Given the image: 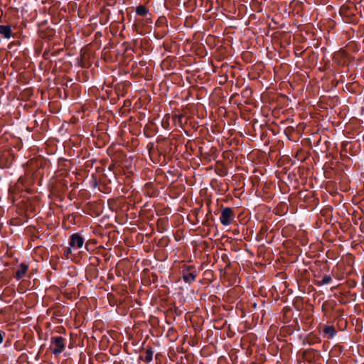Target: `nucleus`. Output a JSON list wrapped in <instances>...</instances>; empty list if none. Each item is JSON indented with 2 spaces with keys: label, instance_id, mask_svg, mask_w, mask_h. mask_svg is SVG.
<instances>
[{
  "label": "nucleus",
  "instance_id": "6e6552de",
  "mask_svg": "<svg viewBox=\"0 0 364 364\" xmlns=\"http://www.w3.org/2000/svg\"><path fill=\"white\" fill-rule=\"evenodd\" d=\"M323 333H326V334H329L330 335V338H332L336 335V330L334 329V328L333 326H326L323 328Z\"/></svg>",
  "mask_w": 364,
  "mask_h": 364
},
{
  "label": "nucleus",
  "instance_id": "9b49d317",
  "mask_svg": "<svg viewBox=\"0 0 364 364\" xmlns=\"http://www.w3.org/2000/svg\"><path fill=\"white\" fill-rule=\"evenodd\" d=\"M4 333L0 331V344L3 342Z\"/></svg>",
  "mask_w": 364,
  "mask_h": 364
},
{
  "label": "nucleus",
  "instance_id": "423d86ee",
  "mask_svg": "<svg viewBox=\"0 0 364 364\" xmlns=\"http://www.w3.org/2000/svg\"><path fill=\"white\" fill-rule=\"evenodd\" d=\"M0 34L4 36V38L9 39L12 36V31L10 26L1 25L0 26Z\"/></svg>",
  "mask_w": 364,
  "mask_h": 364
},
{
  "label": "nucleus",
  "instance_id": "1a4fd4ad",
  "mask_svg": "<svg viewBox=\"0 0 364 364\" xmlns=\"http://www.w3.org/2000/svg\"><path fill=\"white\" fill-rule=\"evenodd\" d=\"M136 13L139 16H145L148 14V9L143 5H139L136 8Z\"/></svg>",
  "mask_w": 364,
  "mask_h": 364
},
{
  "label": "nucleus",
  "instance_id": "f03ea898",
  "mask_svg": "<svg viewBox=\"0 0 364 364\" xmlns=\"http://www.w3.org/2000/svg\"><path fill=\"white\" fill-rule=\"evenodd\" d=\"M234 218L235 215L232 208L227 207L222 209L220 216V221L222 225L225 226L229 225L234 220Z\"/></svg>",
  "mask_w": 364,
  "mask_h": 364
},
{
  "label": "nucleus",
  "instance_id": "f257e3e1",
  "mask_svg": "<svg viewBox=\"0 0 364 364\" xmlns=\"http://www.w3.org/2000/svg\"><path fill=\"white\" fill-rule=\"evenodd\" d=\"M66 341L62 336H54L51 338L50 349L54 355H59L65 348Z\"/></svg>",
  "mask_w": 364,
  "mask_h": 364
},
{
  "label": "nucleus",
  "instance_id": "39448f33",
  "mask_svg": "<svg viewBox=\"0 0 364 364\" xmlns=\"http://www.w3.org/2000/svg\"><path fill=\"white\" fill-rule=\"evenodd\" d=\"M196 272L195 271L189 272L188 270L184 271L183 273V280L187 283H191L196 279Z\"/></svg>",
  "mask_w": 364,
  "mask_h": 364
},
{
  "label": "nucleus",
  "instance_id": "0eeeda50",
  "mask_svg": "<svg viewBox=\"0 0 364 364\" xmlns=\"http://www.w3.org/2000/svg\"><path fill=\"white\" fill-rule=\"evenodd\" d=\"M154 355V350L152 348L149 347L144 351V357L141 356V359H142L146 363H149L152 360Z\"/></svg>",
  "mask_w": 364,
  "mask_h": 364
},
{
  "label": "nucleus",
  "instance_id": "7ed1b4c3",
  "mask_svg": "<svg viewBox=\"0 0 364 364\" xmlns=\"http://www.w3.org/2000/svg\"><path fill=\"white\" fill-rule=\"evenodd\" d=\"M84 244V239L80 235L79 233L73 234L69 240V245L71 247L79 249L82 247Z\"/></svg>",
  "mask_w": 364,
  "mask_h": 364
},
{
  "label": "nucleus",
  "instance_id": "20e7f679",
  "mask_svg": "<svg viewBox=\"0 0 364 364\" xmlns=\"http://www.w3.org/2000/svg\"><path fill=\"white\" fill-rule=\"evenodd\" d=\"M28 269V266L24 263H21L16 268L14 277L17 280H20L23 278Z\"/></svg>",
  "mask_w": 364,
  "mask_h": 364
},
{
  "label": "nucleus",
  "instance_id": "f8f14e48",
  "mask_svg": "<svg viewBox=\"0 0 364 364\" xmlns=\"http://www.w3.org/2000/svg\"><path fill=\"white\" fill-rule=\"evenodd\" d=\"M71 253V248H68L65 251V255L68 257L70 254Z\"/></svg>",
  "mask_w": 364,
  "mask_h": 364
},
{
  "label": "nucleus",
  "instance_id": "9d476101",
  "mask_svg": "<svg viewBox=\"0 0 364 364\" xmlns=\"http://www.w3.org/2000/svg\"><path fill=\"white\" fill-rule=\"evenodd\" d=\"M331 280L332 279L330 275H325L321 279V280L317 282V284L318 286H323L329 284L331 282Z\"/></svg>",
  "mask_w": 364,
  "mask_h": 364
}]
</instances>
